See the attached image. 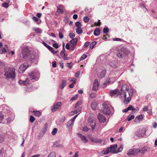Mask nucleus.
<instances>
[{
	"label": "nucleus",
	"instance_id": "1",
	"mask_svg": "<svg viewBox=\"0 0 157 157\" xmlns=\"http://www.w3.org/2000/svg\"><path fill=\"white\" fill-rule=\"evenodd\" d=\"M121 91L120 98L121 99H124V103L125 104H127L131 100V97L133 94L132 91L131 89H129L128 86L126 84H124L122 86Z\"/></svg>",
	"mask_w": 157,
	"mask_h": 157
},
{
	"label": "nucleus",
	"instance_id": "2",
	"mask_svg": "<svg viewBox=\"0 0 157 157\" xmlns=\"http://www.w3.org/2000/svg\"><path fill=\"white\" fill-rule=\"evenodd\" d=\"M39 76V73L37 72H31L29 74V77H28L25 81L20 80L19 83L20 84L27 85L31 83V81L32 80L35 79L36 78L38 77Z\"/></svg>",
	"mask_w": 157,
	"mask_h": 157
},
{
	"label": "nucleus",
	"instance_id": "3",
	"mask_svg": "<svg viewBox=\"0 0 157 157\" xmlns=\"http://www.w3.org/2000/svg\"><path fill=\"white\" fill-rule=\"evenodd\" d=\"M15 69L14 68H6L4 75L7 78L13 79L15 77Z\"/></svg>",
	"mask_w": 157,
	"mask_h": 157
},
{
	"label": "nucleus",
	"instance_id": "4",
	"mask_svg": "<svg viewBox=\"0 0 157 157\" xmlns=\"http://www.w3.org/2000/svg\"><path fill=\"white\" fill-rule=\"evenodd\" d=\"M117 147V144L112 145L110 146V147H108L106 150H103L102 152L104 154L106 155L111 152L113 154H116V149Z\"/></svg>",
	"mask_w": 157,
	"mask_h": 157
},
{
	"label": "nucleus",
	"instance_id": "5",
	"mask_svg": "<svg viewBox=\"0 0 157 157\" xmlns=\"http://www.w3.org/2000/svg\"><path fill=\"white\" fill-rule=\"evenodd\" d=\"M128 53L129 51L126 48H123L118 51L117 55L119 58H121L128 54Z\"/></svg>",
	"mask_w": 157,
	"mask_h": 157
},
{
	"label": "nucleus",
	"instance_id": "6",
	"mask_svg": "<svg viewBox=\"0 0 157 157\" xmlns=\"http://www.w3.org/2000/svg\"><path fill=\"white\" fill-rule=\"evenodd\" d=\"M103 113L105 114H109L111 113L112 110H113V108L110 105L109 106L106 104H103Z\"/></svg>",
	"mask_w": 157,
	"mask_h": 157
},
{
	"label": "nucleus",
	"instance_id": "7",
	"mask_svg": "<svg viewBox=\"0 0 157 157\" xmlns=\"http://www.w3.org/2000/svg\"><path fill=\"white\" fill-rule=\"evenodd\" d=\"M139 150L138 148H133L129 149L127 151V155L129 156H136L137 155Z\"/></svg>",
	"mask_w": 157,
	"mask_h": 157
},
{
	"label": "nucleus",
	"instance_id": "8",
	"mask_svg": "<svg viewBox=\"0 0 157 157\" xmlns=\"http://www.w3.org/2000/svg\"><path fill=\"white\" fill-rule=\"evenodd\" d=\"M88 124L91 127L92 130L95 129L96 122L94 119L89 118L88 120Z\"/></svg>",
	"mask_w": 157,
	"mask_h": 157
},
{
	"label": "nucleus",
	"instance_id": "9",
	"mask_svg": "<svg viewBox=\"0 0 157 157\" xmlns=\"http://www.w3.org/2000/svg\"><path fill=\"white\" fill-rule=\"evenodd\" d=\"M120 92L117 89L114 90H111L110 91L109 95L112 98L117 97L120 94Z\"/></svg>",
	"mask_w": 157,
	"mask_h": 157
},
{
	"label": "nucleus",
	"instance_id": "10",
	"mask_svg": "<svg viewBox=\"0 0 157 157\" xmlns=\"http://www.w3.org/2000/svg\"><path fill=\"white\" fill-rule=\"evenodd\" d=\"M28 67L29 65L26 63H25L21 64L18 69L19 72L20 73H23Z\"/></svg>",
	"mask_w": 157,
	"mask_h": 157
},
{
	"label": "nucleus",
	"instance_id": "11",
	"mask_svg": "<svg viewBox=\"0 0 157 157\" xmlns=\"http://www.w3.org/2000/svg\"><path fill=\"white\" fill-rule=\"evenodd\" d=\"M62 104V103L60 101L57 102L54 104L51 108L52 111L54 112L57 109H59L61 107Z\"/></svg>",
	"mask_w": 157,
	"mask_h": 157
},
{
	"label": "nucleus",
	"instance_id": "12",
	"mask_svg": "<svg viewBox=\"0 0 157 157\" xmlns=\"http://www.w3.org/2000/svg\"><path fill=\"white\" fill-rule=\"evenodd\" d=\"M139 150L138 153H141L142 154H144L146 152L149 151L150 150V148L149 147L145 146L141 148V149L138 148Z\"/></svg>",
	"mask_w": 157,
	"mask_h": 157
},
{
	"label": "nucleus",
	"instance_id": "13",
	"mask_svg": "<svg viewBox=\"0 0 157 157\" xmlns=\"http://www.w3.org/2000/svg\"><path fill=\"white\" fill-rule=\"evenodd\" d=\"M22 55L24 58H26L28 56L29 52L28 49L27 48H24L22 50Z\"/></svg>",
	"mask_w": 157,
	"mask_h": 157
},
{
	"label": "nucleus",
	"instance_id": "14",
	"mask_svg": "<svg viewBox=\"0 0 157 157\" xmlns=\"http://www.w3.org/2000/svg\"><path fill=\"white\" fill-rule=\"evenodd\" d=\"M98 118L99 122L101 123H104L106 121V118L100 113H99L98 116Z\"/></svg>",
	"mask_w": 157,
	"mask_h": 157
},
{
	"label": "nucleus",
	"instance_id": "15",
	"mask_svg": "<svg viewBox=\"0 0 157 157\" xmlns=\"http://www.w3.org/2000/svg\"><path fill=\"white\" fill-rule=\"evenodd\" d=\"M77 134L83 143H86L88 141V140L85 136L79 133H78Z\"/></svg>",
	"mask_w": 157,
	"mask_h": 157
},
{
	"label": "nucleus",
	"instance_id": "16",
	"mask_svg": "<svg viewBox=\"0 0 157 157\" xmlns=\"http://www.w3.org/2000/svg\"><path fill=\"white\" fill-rule=\"evenodd\" d=\"M145 133V131L144 130L140 129L137 131L136 134L139 137H143L144 136Z\"/></svg>",
	"mask_w": 157,
	"mask_h": 157
},
{
	"label": "nucleus",
	"instance_id": "17",
	"mask_svg": "<svg viewBox=\"0 0 157 157\" xmlns=\"http://www.w3.org/2000/svg\"><path fill=\"white\" fill-rule=\"evenodd\" d=\"M64 6L63 5H60L57 7V12L60 14H62L63 12Z\"/></svg>",
	"mask_w": 157,
	"mask_h": 157
},
{
	"label": "nucleus",
	"instance_id": "18",
	"mask_svg": "<svg viewBox=\"0 0 157 157\" xmlns=\"http://www.w3.org/2000/svg\"><path fill=\"white\" fill-rule=\"evenodd\" d=\"M99 85V84L98 80L97 79H95L94 80L93 84V86L92 88L93 90H97L98 89Z\"/></svg>",
	"mask_w": 157,
	"mask_h": 157
},
{
	"label": "nucleus",
	"instance_id": "19",
	"mask_svg": "<svg viewBox=\"0 0 157 157\" xmlns=\"http://www.w3.org/2000/svg\"><path fill=\"white\" fill-rule=\"evenodd\" d=\"M67 85L66 81L65 80H62V82L59 86V88L62 89Z\"/></svg>",
	"mask_w": 157,
	"mask_h": 157
},
{
	"label": "nucleus",
	"instance_id": "20",
	"mask_svg": "<svg viewBox=\"0 0 157 157\" xmlns=\"http://www.w3.org/2000/svg\"><path fill=\"white\" fill-rule=\"evenodd\" d=\"M77 42V38H75L72 39L70 41V42L71 44V45L72 46H75L76 45Z\"/></svg>",
	"mask_w": 157,
	"mask_h": 157
},
{
	"label": "nucleus",
	"instance_id": "21",
	"mask_svg": "<svg viewBox=\"0 0 157 157\" xmlns=\"http://www.w3.org/2000/svg\"><path fill=\"white\" fill-rule=\"evenodd\" d=\"M97 103L96 101H93L91 105L92 109L93 110H95L97 107Z\"/></svg>",
	"mask_w": 157,
	"mask_h": 157
},
{
	"label": "nucleus",
	"instance_id": "22",
	"mask_svg": "<svg viewBox=\"0 0 157 157\" xmlns=\"http://www.w3.org/2000/svg\"><path fill=\"white\" fill-rule=\"evenodd\" d=\"M81 110V107H78V108L76 110L71 112L70 113V115H73L75 114H76L79 112Z\"/></svg>",
	"mask_w": 157,
	"mask_h": 157
},
{
	"label": "nucleus",
	"instance_id": "23",
	"mask_svg": "<svg viewBox=\"0 0 157 157\" xmlns=\"http://www.w3.org/2000/svg\"><path fill=\"white\" fill-rule=\"evenodd\" d=\"M100 30L99 28H96L94 31V34L95 36H98L100 33Z\"/></svg>",
	"mask_w": 157,
	"mask_h": 157
},
{
	"label": "nucleus",
	"instance_id": "24",
	"mask_svg": "<svg viewBox=\"0 0 157 157\" xmlns=\"http://www.w3.org/2000/svg\"><path fill=\"white\" fill-rule=\"evenodd\" d=\"M74 122L72 121L71 119L69 120L67 123L66 124V126L67 127H69L71 125H72L73 124Z\"/></svg>",
	"mask_w": 157,
	"mask_h": 157
},
{
	"label": "nucleus",
	"instance_id": "25",
	"mask_svg": "<svg viewBox=\"0 0 157 157\" xmlns=\"http://www.w3.org/2000/svg\"><path fill=\"white\" fill-rule=\"evenodd\" d=\"M8 2H5L2 4V6L5 8H8L9 6V3L10 2V1L9 0L7 1Z\"/></svg>",
	"mask_w": 157,
	"mask_h": 157
},
{
	"label": "nucleus",
	"instance_id": "26",
	"mask_svg": "<svg viewBox=\"0 0 157 157\" xmlns=\"http://www.w3.org/2000/svg\"><path fill=\"white\" fill-rule=\"evenodd\" d=\"M123 145L122 144H121L120 147H119L117 150H116V153L121 152L123 150Z\"/></svg>",
	"mask_w": 157,
	"mask_h": 157
},
{
	"label": "nucleus",
	"instance_id": "27",
	"mask_svg": "<svg viewBox=\"0 0 157 157\" xmlns=\"http://www.w3.org/2000/svg\"><path fill=\"white\" fill-rule=\"evenodd\" d=\"M116 80V79L113 77H111L109 78L108 81V82L109 83H113Z\"/></svg>",
	"mask_w": 157,
	"mask_h": 157
},
{
	"label": "nucleus",
	"instance_id": "28",
	"mask_svg": "<svg viewBox=\"0 0 157 157\" xmlns=\"http://www.w3.org/2000/svg\"><path fill=\"white\" fill-rule=\"evenodd\" d=\"M76 32L78 34H81L82 32V30L81 28H77L76 29Z\"/></svg>",
	"mask_w": 157,
	"mask_h": 157
},
{
	"label": "nucleus",
	"instance_id": "29",
	"mask_svg": "<svg viewBox=\"0 0 157 157\" xmlns=\"http://www.w3.org/2000/svg\"><path fill=\"white\" fill-rule=\"evenodd\" d=\"M96 44L97 42L95 41L92 42L90 45V48L91 49H93Z\"/></svg>",
	"mask_w": 157,
	"mask_h": 157
},
{
	"label": "nucleus",
	"instance_id": "30",
	"mask_svg": "<svg viewBox=\"0 0 157 157\" xmlns=\"http://www.w3.org/2000/svg\"><path fill=\"white\" fill-rule=\"evenodd\" d=\"M56 153L54 152H52L47 157H56Z\"/></svg>",
	"mask_w": 157,
	"mask_h": 157
},
{
	"label": "nucleus",
	"instance_id": "31",
	"mask_svg": "<svg viewBox=\"0 0 157 157\" xmlns=\"http://www.w3.org/2000/svg\"><path fill=\"white\" fill-rule=\"evenodd\" d=\"M82 101H79L76 104L75 107V108H78V107L80 106L82 104Z\"/></svg>",
	"mask_w": 157,
	"mask_h": 157
},
{
	"label": "nucleus",
	"instance_id": "32",
	"mask_svg": "<svg viewBox=\"0 0 157 157\" xmlns=\"http://www.w3.org/2000/svg\"><path fill=\"white\" fill-rule=\"evenodd\" d=\"M135 117V116L133 115H129L127 117L128 120V121H131Z\"/></svg>",
	"mask_w": 157,
	"mask_h": 157
},
{
	"label": "nucleus",
	"instance_id": "33",
	"mask_svg": "<svg viewBox=\"0 0 157 157\" xmlns=\"http://www.w3.org/2000/svg\"><path fill=\"white\" fill-rule=\"evenodd\" d=\"M76 27L77 28H81V25L80 22L78 21L76 22L75 23Z\"/></svg>",
	"mask_w": 157,
	"mask_h": 157
},
{
	"label": "nucleus",
	"instance_id": "34",
	"mask_svg": "<svg viewBox=\"0 0 157 157\" xmlns=\"http://www.w3.org/2000/svg\"><path fill=\"white\" fill-rule=\"evenodd\" d=\"M102 142V140L100 139L95 138L94 142L96 143H99Z\"/></svg>",
	"mask_w": 157,
	"mask_h": 157
},
{
	"label": "nucleus",
	"instance_id": "35",
	"mask_svg": "<svg viewBox=\"0 0 157 157\" xmlns=\"http://www.w3.org/2000/svg\"><path fill=\"white\" fill-rule=\"evenodd\" d=\"M90 18L87 16H85L83 18V20L85 22H87L89 21Z\"/></svg>",
	"mask_w": 157,
	"mask_h": 157
},
{
	"label": "nucleus",
	"instance_id": "36",
	"mask_svg": "<svg viewBox=\"0 0 157 157\" xmlns=\"http://www.w3.org/2000/svg\"><path fill=\"white\" fill-rule=\"evenodd\" d=\"M90 128H88L86 126H85L83 128L82 130L84 132H87L90 129Z\"/></svg>",
	"mask_w": 157,
	"mask_h": 157
},
{
	"label": "nucleus",
	"instance_id": "37",
	"mask_svg": "<svg viewBox=\"0 0 157 157\" xmlns=\"http://www.w3.org/2000/svg\"><path fill=\"white\" fill-rule=\"evenodd\" d=\"M57 132V129L56 128H54L52 132V134L53 135H55Z\"/></svg>",
	"mask_w": 157,
	"mask_h": 157
},
{
	"label": "nucleus",
	"instance_id": "38",
	"mask_svg": "<svg viewBox=\"0 0 157 157\" xmlns=\"http://www.w3.org/2000/svg\"><path fill=\"white\" fill-rule=\"evenodd\" d=\"M105 74V71H102L100 74V78H103L104 77Z\"/></svg>",
	"mask_w": 157,
	"mask_h": 157
},
{
	"label": "nucleus",
	"instance_id": "39",
	"mask_svg": "<svg viewBox=\"0 0 157 157\" xmlns=\"http://www.w3.org/2000/svg\"><path fill=\"white\" fill-rule=\"evenodd\" d=\"M34 112L35 113V115L37 117H39L41 114V113L38 111H34Z\"/></svg>",
	"mask_w": 157,
	"mask_h": 157
},
{
	"label": "nucleus",
	"instance_id": "40",
	"mask_svg": "<svg viewBox=\"0 0 157 157\" xmlns=\"http://www.w3.org/2000/svg\"><path fill=\"white\" fill-rule=\"evenodd\" d=\"M6 52V50L5 48H3L0 50V53L1 54L4 53Z\"/></svg>",
	"mask_w": 157,
	"mask_h": 157
},
{
	"label": "nucleus",
	"instance_id": "41",
	"mask_svg": "<svg viewBox=\"0 0 157 157\" xmlns=\"http://www.w3.org/2000/svg\"><path fill=\"white\" fill-rule=\"evenodd\" d=\"M139 121L141 120L143 118V115L142 114L136 117Z\"/></svg>",
	"mask_w": 157,
	"mask_h": 157
},
{
	"label": "nucleus",
	"instance_id": "42",
	"mask_svg": "<svg viewBox=\"0 0 157 157\" xmlns=\"http://www.w3.org/2000/svg\"><path fill=\"white\" fill-rule=\"evenodd\" d=\"M4 118V116L2 113L0 112V123H1Z\"/></svg>",
	"mask_w": 157,
	"mask_h": 157
},
{
	"label": "nucleus",
	"instance_id": "43",
	"mask_svg": "<svg viewBox=\"0 0 157 157\" xmlns=\"http://www.w3.org/2000/svg\"><path fill=\"white\" fill-rule=\"evenodd\" d=\"M87 57V55H85V54H84L82 55V56H81V57L80 59V60H82L84 59H86Z\"/></svg>",
	"mask_w": 157,
	"mask_h": 157
},
{
	"label": "nucleus",
	"instance_id": "44",
	"mask_svg": "<svg viewBox=\"0 0 157 157\" xmlns=\"http://www.w3.org/2000/svg\"><path fill=\"white\" fill-rule=\"evenodd\" d=\"M129 110H132V111H134L136 110L132 106L130 105L128 107Z\"/></svg>",
	"mask_w": 157,
	"mask_h": 157
},
{
	"label": "nucleus",
	"instance_id": "45",
	"mask_svg": "<svg viewBox=\"0 0 157 157\" xmlns=\"http://www.w3.org/2000/svg\"><path fill=\"white\" fill-rule=\"evenodd\" d=\"M35 120V118L33 116L31 115L30 117V121L31 122H33Z\"/></svg>",
	"mask_w": 157,
	"mask_h": 157
},
{
	"label": "nucleus",
	"instance_id": "46",
	"mask_svg": "<svg viewBox=\"0 0 157 157\" xmlns=\"http://www.w3.org/2000/svg\"><path fill=\"white\" fill-rule=\"evenodd\" d=\"M34 30L37 33H41V30L39 28L35 29Z\"/></svg>",
	"mask_w": 157,
	"mask_h": 157
},
{
	"label": "nucleus",
	"instance_id": "47",
	"mask_svg": "<svg viewBox=\"0 0 157 157\" xmlns=\"http://www.w3.org/2000/svg\"><path fill=\"white\" fill-rule=\"evenodd\" d=\"M109 30L108 28H105L103 29V32L104 33H107L109 32Z\"/></svg>",
	"mask_w": 157,
	"mask_h": 157
},
{
	"label": "nucleus",
	"instance_id": "48",
	"mask_svg": "<svg viewBox=\"0 0 157 157\" xmlns=\"http://www.w3.org/2000/svg\"><path fill=\"white\" fill-rule=\"evenodd\" d=\"M69 35L71 38H73L75 36V34L73 33H70Z\"/></svg>",
	"mask_w": 157,
	"mask_h": 157
},
{
	"label": "nucleus",
	"instance_id": "49",
	"mask_svg": "<svg viewBox=\"0 0 157 157\" xmlns=\"http://www.w3.org/2000/svg\"><path fill=\"white\" fill-rule=\"evenodd\" d=\"M78 97V95L77 94L75 95L74 97H72L71 100H74L77 99Z\"/></svg>",
	"mask_w": 157,
	"mask_h": 157
},
{
	"label": "nucleus",
	"instance_id": "50",
	"mask_svg": "<svg viewBox=\"0 0 157 157\" xmlns=\"http://www.w3.org/2000/svg\"><path fill=\"white\" fill-rule=\"evenodd\" d=\"M32 19L35 22H37L39 20L35 16H33L32 17Z\"/></svg>",
	"mask_w": 157,
	"mask_h": 157
},
{
	"label": "nucleus",
	"instance_id": "51",
	"mask_svg": "<svg viewBox=\"0 0 157 157\" xmlns=\"http://www.w3.org/2000/svg\"><path fill=\"white\" fill-rule=\"evenodd\" d=\"M59 38L61 39H63V35L62 33H59Z\"/></svg>",
	"mask_w": 157,
	"mask_h": 157
},
{
	"label": "nucleus",
	"instance_id": "52",
	"mask_svg": "<svg viewBox=\"0 0 157 157\" xmlns=\"http://www.w3.org/2000/svg\"><path fill=\"white\" fill-rule=\"evenodd\" d=\"M52 66L53 67L55 68L56 66V61H53L52 63Z\"/></svg>",
	"mask_w": 157,
	"mask_h": 157
},
{
	"label": "nucleus",
	"instance_id": "53",
	"mask_svg": "<svg viewBox=\"0 0 157 157\" xmlns=\"http://www.w3.org/2000/svg\"><path fill=\"white\" fill-rule=\"evenodd\" d=\"M89 44L90 42H86L84 44V46H85V47L87 48L88 46L89 45Z\"/></svg>",
	"mask_w": 157,
	"mask_h": 157
},
{
	"label": "nucleus",
	"instance_id": "54",
	"mask_svg": "<svg viewBox=\"0 0 157 157\" xmlns=\"http://www.w3.org/2000/svg\"><path fill=\"white\" fill-rule=\"evenodd\" d=\"M53 46L56 48H58L59 47L58 44L57 43L53 44Z\"/></svg>",
	"mask_w": 157,
	"mask_h": 157
},
{
	"label": "nucleus",
	"instance_id": "55",
	"mask_svg": "<svg viewBox=\"0 0 157 157\" xmlns=\"http://www.w3.org/2000/svg\"><path fill=\"white\" fill-rule=\"evenodd\" d=\"M96 96L95 94L94 93H92L90 94V97L91 98H94Z\"/></svg>",
	"mask_w": 157,
	"mask_h": 157
},
{
	"label": "nucleus",
	"instance_id": "56",
	"mask_svg": "<svg viewBox=\"0 0 157 157\" xmlns=\"http://www.w3.org/2000/svg\"><path fill=\"white\" fill-rule=\"evenodd\" d=\"M148 109V107L147 106H144L143 109L144 111H146Z\"/></svg>",
	"mask_w": 157,
	"mask_h": 157
},
{
	"label": "nucleus",
	"instance_id": "57",
	"mask_svg": "<svg viewBox=\"0 0 157 157\" xmlns=\"http://www.w3.org/2000/svg\"><path fill=\"white\" fill-rule=\"evenodd\" d=\"M67 66L70 68L71 69L72 67V65L71 63H67Z\"/></svg>",
	"mask_w": 157,
	"mask_h": 157
},
{
	"label": "nucleus",
	"instance_id": "58",
	"mask_svg": "<svg viewBox=\"0 0 157 157\" xmlns=\"http://www.w3.org/2000/svg\"><path fill=\"white\" fill-rule=\"evenodd\" d=\"M78 152L77 151L75 152V155L72 157H78Z\"/></svg>",
	"mask_w": 157,
	"mask_h": 157
},
{
	"label": "nucleus",
	"instance_id": "59",
	"mask_svg": "<svg viewBox=\"0 0 157 157\" xmlns=\"http://www.w3.org/2000/svg\"><path fill=\"white\" fill-rule=\"evenodd\" d=\"M70 81L73 82L74 84H75L76 82V80L74 78H72L70 80Z\"/></svg>",
	"mask_w": 157,
	"mask_h": 157
},
{
	"label": "nucleus",
	"instance_id": "60",
	"mask_svg": "<svg viewBox=\"0 0 157 157\" xmlns=\"http://www.w3.org/2000/svg\"><path fill=\"white\" fill-rule=\"evenodd\" d=\"M89 138H90V140L93 142H94V140L95 139V138H94L92 137H90Z\"/></svg>",
	"mask_w": 157,
	"mask_h": 157
},
{
	"label": "nucleus",
	"instance_id": "61",
	"mask_svg": "<svg viewBox=\"0 0 157 157\" xmlns=\"http://www.w3.org/2000/svg\"><path fill=\"white\" fill-rule=\"evenodd\" d=\"M80 74V72H77L75 74V76L76 77L78 78Z\"/></svg>",
	"mask_w": 157,
	"mask_h": 157
},
{
	"label": "nucleus",
	"instance_id": "62",
	"mask_svg": "<svg viewBox=\"0 0 157 157\" xmlns=\"http://www.w3.org/2000/svg\"><path fill=\"white\" fill-rule=\"evenodd\" d=\"M66 48L67 49H70V44L67 43L66 44Z\"/></svg>",
	"mask_w": 157,
	"mask_h": 157
},
{
	"label": "nucleus",
	"instance_id": "63",
	"mask_svg": "<svg viewBox=\"0 0 157 157\" xmlns=\"http://www.w3.org/2000/svg\"><path fill=\"white\" fill-rule=\"evenodd\" d=\"M47 48L50 51L53 50V48L49 45L47 46Z\"/></svg>",
	"mask_w": 157,
	"mask_h": 157
},
{
	"label": "nucleus",
	"instance_id": "64",
	"mask_svg": "<svg viewBox=\"0 0 157 157\" xmlns=\"http://www.w3.org/2000/svg\"><path fill=\"white\" fill-rule=\"evenodd\" d=\"M40 156V154H37L33 155L30 157H39Z\"/></svg>",
	"mask_w": 157,
	"mask_h": 157
}]
</instances>
